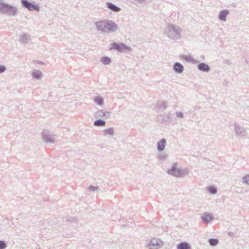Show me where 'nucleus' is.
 <instances>
[{
	"instance_id": "obj_1",
	"label": "nucleus",
	"mask_w": 249,
	"mask_h": 249,
	"mask_svg": "<svg viewBox=\"0 0 249 249\" xmlns=\"http://www.w3.org/2000/svg\"><path fill=\"white\" fill-rule=\"evenodd\" d=\"M96 26L99 30L106 32L113 31L117 29L116 24L112 22H98L96 23Z\"/></svg>"
},
{
	"instance_id": "obj_2",
	"label": "nucleus",
	"mask_w": 249,
	"mask_h": 249,
	"mask_svg": "<svg viewBox=\"0 0 249 249\" xmlns=\"http://www.w3.org/2000/svg\"><path fill=\"white\" fill-rule=\"evenodd\" d=\"M0 10L4 13H9L11 15H14L17 11L14 7L3 3H0Z\"/></svg>"
},
{
	"instance_id": "obj_3",
	"label": "nucleus",
	"mask_w": 249,
	"mask_h": 249,
	"mask_svg": "<svg viewBox=\"0 0 249 249\" xmlns=\"http://www.w3.org/2000/svg\"><path fill=\"white\" fill-rule=\"evenodd\" d=\"M21 2L23 6L29 10H39V7L37 5L30 3L26 0H22Z\"/></svg>"
},
{
	"instance_id": "obj_4",
	"label": "nucleus",
	"mask_w": 249,
	"mask_h": 249,
	"mask_svg": "<svg viewBox=\"0 0 249 249\" xmlns=\"http://www.w3.org/2000/svg\"><path fill=\"white\" fill-rule=\"evenodd\" d=\"M176 164L174 165L171 169L168 171V173L173 176L179 177L182 175V171L176 167Z\"/></svg>"
},
{
	"instance_id": "obj_5",
	"label": "nucleus",
	"mask_w": 249,
	"mask_h": 249,
	"mask_svg": "<svg viewBox=\"0 0 249 249\" xmlns=\"http://www.w3.org/2000/svg\"><path fill=\"white\" fill-rule=\"evenodd\" d=\"M127 49V47L123 43L117 44L113 43L110 49H115L119 52H123Z\"/></svg>"
},
{
	"instance_id": "obj_6",
	"label": "nucleus",
	"mask_w": 249,
	"mask_h": 249,
	"mask_svg": "<svg viewBox=\"0 0 249 249\" xmlns=\"http://www.w3.org/2000/svg\"><path fill=\"white\" fill-rule=\"evenodd\" d=\"M177 249H191V246L188 243L183 242L178 245Z\"/></svg>"
},
{
	"instance_id": "obj_7",
	"label": "nucleus",
	"mask_w": 249,
	"mask_h": 249,
	"mask_svg": "<svg viewBox=\"0 0 249 249\" xmlns=\"http://www.w3.org/2000/svg\"><path fill=\"white\" fill-rule=\"evenodd\" d=\"M197 67L198 69L201 71H208L210 70L209 67L204 63H200Z\"/></svg>"
},
{
	"instance_id": "obj_8",
	"label": "nucleus",
	"mask_w": 249,
	"mask_h": 249,
	"mask_svg": "<svg viewBox=\"0 0 249 249\" xmlns=\"http://www.w3.org/2000/svg\"><path fill=\"white\" fill-rule=\"evenodd\" d=\"M174 69L176 72H181L183 70V67L179 63H176L174 66Z\"/></svg>"
},
{
	"instance_id": "obj_9",
	"label": "nucleus",
	"mask_w": 249,
	"mask_h": 249,
	"mask_svg": "<svg viewBox=\"0 0 249 249\" xmlns=\"http://www.w3.org/2000/svg\"><path fill=\"white\" fill-rule=\"evenodd\" d=\"M228 14L229 12L227 10H223L220 13L219 18L221 20L225 21L226 16L228 15Z\"/></svg>"
},
{
	"instance_id": "obj_10",
	"label": "nucleus",
	"mask_w": 249,
	"mask_h": 249,
	"mask_svg": "<svg viewBox=\"0 0 249 249\" xmlns=\"http://www.w3.org/2000/svg\"><path fill=\"white\" fill-rule=\"evenodd\" d=\"M165 143H166L165 140L164 139H162L158 143V149L159 151L163 150L164 148Z\"/></svg>"
},
{
	"instance_id": "obj_11",
	"label": "nucleus",
	"mask_w": 249,
	"mask_h": 249,
	"mask_svg": "<svg viewBox=\"0 0 249 249\" xmlns=\"http://www.w3.org/2000/svg\"><path fill=\"white\" fill-rule=\"evenodd\" d=\"M107 7L109 9H111L113 11L118 12L120 10V9L119 8L117 7V6H116L115 5H113V4H112L110 2H107Z\"/></svg>"
},
{
	"instance_id": "obj_12",
	"label": "nucleus",
	"mask_w": 249,
	"mask_h": 249,
	"mask_svg": "<svg viewBox=\"0 0 249 249\" xmlns=\"http://www.w3.org/2000/svg\"><path fill=\"white\" fill-rule=\"evenodd\" d=\"M201 219L204 222H209L212 220L213 218L211 215L205 214L202 216Z\"/></svg>"
},
{
	"instance_id": "obj_13",
	"label": "nucleus",
	"mask_w": 249,
	"mask_h": 249,
	"mask_svg": "<svg viewBox=\"0 0 249 249\" xmlns=\"http://www.w3.org/2000/svg\"><path fill=\"white\" fill-rule=\"evenodd\" d=\"M104 135L106 136H108V135L112 136L114 134L113 129L112 128H109L105 129L104 131Z\"/></svg>"
},
{
	"instance_id": "obj_14",
	"label": "nucleus",
	"mask_w": 249,
	"mask_h": 249,
	"mask_svg": "<svg viewBox=\"0 0 249 249\" xmlns=\"http://www.w3.org/2000/svg\"><path fill=\"white\" fill-rule=\"evenodd\" d=\"M101 61L103 64L107 65L110 63L111 60L107 57H104L101 59Z\"/></svg>"
},
{
	"instance_id": "obj_15",
	"label": "nucleus",
	"mask_w": 249,
	"mask_h": 249,
	"mask_svg": "<svg viewBox=\"0 0 249 249\" xmlns=\"http://www.w3.org/2000/svg\"><path fill=\"white\" fill-rule=\"evenodd\" d=\"M105 124V122L102 120H97L94 123V124L96 126H104Z\"/></svg>"
},
{
	"instance_id": "obj_16",
	"label": "nucleus",
	"mask_w": 249,
	"mask_h": 249,
	"mask_svg": "<svg viewBox=\"0 0 249 249\" xmlns=\"http://www.w3.org/2000/svg\"><path fill=\"white\" fill-rule=\"evenodd\" d=\"M209 243L212 246H215L218 244V241L216 239H211L209 240Z\"/></svg>"
},
{
	"instance_id": "obj_17",
	"label": "nucleus",
	"mask_w": 249,
	"mask_h": 249,
	"mask_svg": "<svg viewBox=\"0 0 249 249\" xmlns=\"http://www.w3.org/2000/svg\"><path fill=\"white\" fill-rule=\"evenodd\" d=\"M94 101L98 105H101L103 103V99L101 97H96L95 98Z\"/></svg>"
},
{
	"instance_id": "obj_18",
	"label": "nucleus",
	"mask_w": 249,
	"mask_h": 249,
	"mask_svg": "<svg viewBox=\"0 0 249 249\" xmlns=\"http://www.w3.org/2000/svg\"><path fill=\"white\" fill-rule=\"evenodd\" d=\"M208 190L210 193L213 194H214L216 192V189L215 188L212 186L208 187Z\"/></svg>"
},
{
	"instance_id": "obj_19",
	"label": "nucleus",
	"mask_w": 249,
	"mask_h": 249,
	"mask_svg": "<svg viewBox=\"0 0 249 249\" xmlns=\"http://www.w3.org/2000/svg\"><path fill=\"white\" fill-rule=\"evenodd\" d=\"M41 73L39 71H36L33 72V75L34 77H36V78H38L41 76Z\"/></svg>"
},
{
	"instance_id": "obj_20",
	"label": "nucleus",
	"mask_w": 249,
	"mask_h": 249,
	"mask_svg": "<svg viewBox=\"0 0 249 249\" xmlns=\"http://www.w3.org/2000/svg\"><path fill=\"white\" fill-rule=\"evenodd\" d=\"M243 179V182L249 185V175H247L245 177H244Z\"/></svg>"
},
{
	"instance_id": "obj_21",
	"label": "nucleus",
	"mask_w": 249,
	"mask_h": 249,
	"mask_svg": "<svg viewBox=\"0 0 249 249\" xmlns=\"http://www.w3.org/2000/svg\"><path fill=\"white\" fill-rule=\"evenodd\" d=\"M6 245L3 241H0V249H3L5 248Z\"/></svg>"
},
{
	"instance_id": "obj_22",
	"label": "nucleus",
	"mask_w": 249,
	"mask_h": 249,
	"mask_svg": "<svg viewBox=\"0 0 249 249\" xmlns=\"http://www.w3.org/2000/svg\"><path fill=\"white\" fill-rule=\"evenodd\" d=\"M6 68L3 66H0V73L3 72L5 70Z\"/></svg>"
},
{
	"instance_id": "obj_23",
	"label": "nucleus",
	"mask_w": 249,
	"mask_h": 249,
	"mask_svg": "<svg viewBox=\"0 0 249 249\" xmlns=\"http://www.w3.org/2000/svg\"><path fill=\"white\" fill-rule=\"evenodd\" d=\"M105 114H105V113H103V116H105Z\"/></svg>"
},
{
	"instance_id": "obj_24",
	"label": "nucleus",
	"mask_w": 249,
	"mask_h": 249,
	"mask_svg": "<svg viewBox=\"0 0 249 249\" xmlns=\"http://www.w3.org/2000/svg\"><path fill=\"white\" fill-rule=\"evenodd\" d=\"M178 116H182V115H180V114H178Z\"/></svg>"
},
{
	"instance_id": "obj_25",
	"label": "nucleus",
	"mask_w": 249,
	"mask_h": 249,
	"mask_svg": "<svg viewBox=\"0 0 249 249\" xmlns=\"http://www.w3.org/2000/svg\"><path fill=\"white\" fill-rule=\"evenodd\" d=\"M178 116H182V115H180V114H178Z\"/></svg>"
},
{
	"instance_id": "obj_26",
	"label": "nucleus",
	"mask_w": 249,
	"mask_h": 249,
	"mask_svg": "<svg viewBox=\"0 0 249 249\" xmlns=\"http://www.w3.org/2000/svg\"><path fill=\"white\" fill-rule=\"evenodd\" d=\"M178 116H182V115H180V114H178Z\"/></svg>"
}]
</instances>
